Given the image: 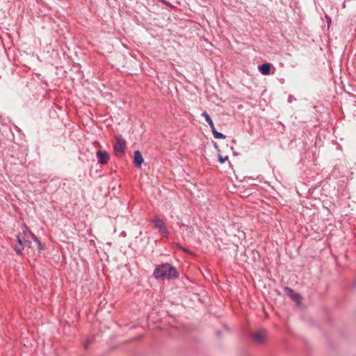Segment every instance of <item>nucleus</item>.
I'll use <instances>...</instances> for the list:
<instances>
[{"instance_id": "nucleus-1", "label": "nucleus", "mask_w": 356, "mask_h": 356, "mask_svg": "<svg viewBox=\"0 0 356 356\" xmlns=\"http://www.w3.org/2000/svg\"><path fill=\"white\" fill-rule=\"evenodd\" d=\"M156 280H175L178 279L179 273L177 268L168 263L161 264L157 266L153 273Z\"/></svg>"}, {"instance_id": "nucleus-2", "label": "nucleus", "mask_w": 356, "mask_h": 356, "mask_svg": "<svg viewBox=\"0 0 356 356\" xmlns=\"http://www.w3.org/2000/svg\"><path fill=\"white\" fill-rule=\"evenodd\" d=\"M149 222L154 224V227L158 229L161 235H162L163 237L168 238L169 232L163 219L159 218L157 216H155L150 219Z\"/></svg>"}, {"instance_id": "nucleus-3", "label": "nucleus", "mask_w": 356, "mask_h": 356, "mask_svg": "<svg viewBox=\"0 0 356 356\" xmlns=\"http://www.w3.org/2000/svg\"><path fill=\"white\" fill-rule=\"evenodd\" d=\"M127 143L121 136H115V143L113 145L114 154L117 157H122L125 154Z\"/></svg>"}, {"instance_id": "nucleus-4", "label": "nucleus", "mask_w": 356, "mask_h": 356, "mask_svg": "<svg viewBox=\"0 0 356 356\" xmlns=\"http://www.w3.org/2000/svg\"><path fill=\"white\" fill-rule=\"evenodd\" d=\"M27 234H28L24 231L22 234L17 235V244L26 245V247L29 248H34V247L31 245V241L29 239V236H28Z\"/></svg>"}, {"instance_id": "nucleus-5", "label": "nucleus", "mask_w": 356, "mask_h": 356, "mask_svg": "<svg viewBox=\"0 0 356 356\" xmlns=\"http://www.w3.org/2000/svg\"><path fill=\"white\" fill-rule=\"evenodd\" d=\"M266 330L264 328L254 332L252 334L253 341L257 344H261L265 341Z\"/></svg>"}, {"instance_id": "nucleus-6", "label": "nucleus", "mask_w": 356, "mask_h": 356, "mask_svg": "<svg viewBox=\"0 0 356 356\" xmlns=\"http://www.w3.org/2000/svg\"><path fill=\"white\" fill-rule=\"evenodd\" d=\"M284 291L285 294L297 304H300L301 302L302 296L299 293H296L293 289L289 286H286L284 287Z\"/></svg>"}, {"instance_id": "nucleus-7", "label": "nucleus", "mask_w": 356, "mask_h": 356, "mask_svg": "<svg viewBox=\"0 0 356 356\" xmlns=\"http://www.w3.org/2000/svg\"><path fill=\"white\" fill-rule=\"evenodd\" d=\"M96 155L98 163L102 165L106 164L110 159V154L106 151L98 150Z\"/></svg>"}, {"instance_id": "nucleus-8", "label": "nucleus", "mask_w": 356, "mask_h": 356, "mask_svg": "<svg viewBox=\"0 0 356 356\" xmlns=\"http://www.w3.org/2000/svg\"><path fill=\"white\" fill-rule=\"evenodd\" d=\"M24 226L25 229H27V232H28V234H29V236L35 242L36 248L38 250V251L40 252L41 250H43V246H42L41 242L39 241V239L35 236V235L31 231L29 230V229H28L27 226L26 225V224H24Z\"/></svg>"}, {"instance_id": "nucleus-9", "label": "nucleus", "mask_w": 356, "mask_h": 356, "mask_svg": "<svg viewBox=\"0 0 356 356\" xmlns=\"http://www.w3.org/2000/svg\"><path fill=\"white\" fill-rule=\"evenodd\" d=\"M144 159L141 154V152L139 150H136L134 152V164L136 168H140L142 163H143Z\"/></svg>"}, {"instance_id": "nucleus-10", "label": "nucleus", "mask_w": 356, "mask_h": 356, "mask_svg": "<svg viewBox=\"0 0 356 356\" xmlns=\"http://www.w3.org/2000/svg\"><path fill=\"white\" fill-rule=\"evenodd\" d=\"M272 65L270 63H264L259 66V72L264 75H269Z\"/></svg>"}, {"instance_id": "nucleus-11", "label": "nucleus", "mask_w": 356, "mask_h": 356, "mask_svg": "<svg viewBox=\"0 0 356 356\" xmlns=\"http://www.w3.org/2000/svg\"><path fill=\"white\" fill-rule=\"evenodd\" d=\"M202 115L204 117L205 120L207 122V123L210 126L211 129H213V127H215L214 124H213V120L211 118L210 115L208 114V113L207 111H204L202 113Z\"/></svg>"}, {"instance_id": "nucleus-12", "label": "nucleus", "mask_w": 356, "mask_h": 356, "mask_svg": "<svg viewBox=\"0 0 356 356\" xmlns=\"http://www.w3.org/2000/svg\"><path fill=\"white\" fill-rule=\"evenodd\" d=\"M211 131H212V134L214 136L215 138H217V139H225V136L224 134H222V133H220V132H218L216 130V128L213 127V129H211Z\"/></svg>"}, {"instance_id": "nucleus-13", "label": "nucleus", "mask_w": 356, "mask_h": 356, "mask_svg": "<svg viewBox=\"0 0 356 356\" xmlns=\"http://www.w3.org/2000/svg\"><path fill=\"white\" fill-rule=\"evenodd\" d=\"M176 245H177V248H179L183 252H186V253H187L188 254L193 255V256L195 255V254L193 251L190 250L189 249L184 248L181 244L176 243Z\"/></svg>"}, {"instance_id": "nucleus-14", "label": "nucleus", "mask_w": 356, "mask_h": 356, "mask_svg": "<svg viewBox=\"0 0 356 356\" xmlns=\"http://www.w3.org/2000/svg\"><path fill=\"white\" fill-rule=\"evenodd\" d=\"M24 247H26V245H19L17 244L15 247V251L18 255L22 254V250L24 249Z\"/></svg>"}, {"instance_id": "nucleus-15", "label": "nucleus", "mask_w": 356, "mask_h": 356, "mask_svg": "<svg viewBox=\"0 0 356 356\" xmlns=\"http://www.w3.org/2000/svg\"><path fill=\"white\" fill-rule=\"evenodd\" d=\"M227 159H228V156H222L220 154L218 155V161L220 163H223Z\"/></svg>"}, {"instance_id": "nucleus-16", "label": "nucleus", "mask_w": 356, "mask_h": 356, "mask_svg": "<svg viewBox=\"0 0 356 356\" xmlns=\"http://www.w3.org/2000/svg\"><path fill=\"white\" fill-rule=\"evenodd\" d=\"M89 344H90V341H89V339H87L85 341V343H84V348H85L86 349H88Z\"/></svg>"}, {"instance_id": "nucleus-17", "label": "nucleus", "mask_w": 356, "mask_h": 356, "mask_svg": "<svg viewBox=\"0 0 356 356\" xmlns=\"http://www.w3.org/2000/svg\"><path fill=\"white\" fill-rule=\"evenodd\" d=\"M162 3H163L164 5L167 6L172 7V5L170 4V3H169L168 1H167L165 0H163Z\"/></svg>"}, {"instance_id": "nucleus-18", "label": "nucleus", "mask_w": 356, "mask_h": 356, "mask_svg": "<svg viewBox=\"0 0 356 356\" xmlns=\"http://www.w3.org/2000/svg\"><path fill=\"white\" fill-rule=\"evenodd\" d=\"M161 3H162L163 1V0H159Z\"/></svg>"}]
</instances>
